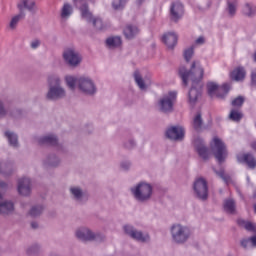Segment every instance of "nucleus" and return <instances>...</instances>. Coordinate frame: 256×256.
I'll return each mask as SVG.
<instances>
[{
  "label": "nucleus",
  "instance_id": "nucleus-19",
  "mask_svg": "<svg viewBox=\"0 0 256 256\" xmlns=\"http://www.w3.org/2000/svg\"><path fill=\"white\" fill-rule=\"evenodd\" d=\"M136 85L141 91H147L151 85V78L149 76H143L140 71L136 70L133 74Z\"/></svg>",
  "mask_w": 256,
  "mask_h": 256
},
{
  "label": "nucleus",
  "instance_id": "nucleus-23",
  "mask_svg": "<svg viewBox=\"0 0 256 256\" xmlns=\"http://www.w3.org/2000/svg\"><path fill=\"white\" fill-rule=\"evenodd\" d=\"M4 137L7 139L10 147H13V149L19 148V136L17 135V133L11 130H6L4 132Z\"/></svg>",
  "mask_w": 256,
  "mask_h": 256
},
{
  "label": "nucleus",
  "instance_id": "nucleus-59",
  "mask_svg": "<svg viewBox=\"0 0 256 256\" xmlns=\"http://www.w3.org/2000/svg\"><path fill=\"white\" fill-rule=\"evenodd\" d=\"M254 211H255V213H256V204L254 205Z\"/></svg>",
  "mask_w": 256,
  "mask_h": 256
},
{
  "label": "nucleus",
  "instance_id": "nucleus-24",
  "mask_svg": "<svg viewBox=\"0 0 256 256\" xmlns=\"http://www.w3.org/2000/svg\"><path fill=\"white\" fill-rule=\"evenodd\" d=\"M15 113H19V110H11L5 106V102L0 98V119H5V117L17 118Z\"/></svg>",
  "mask_w": 256,
  "mask_h": 256
},
{
  "label": "nucleus",
  "instance_id": "nucleus-53",
  "mask_svg": "<svg viewBox=\"0 0 256 256\" xmlns=\"http://www.w3.org/2000/svg\"><path fill=\"white\" fill-rule=\"evenodd\" d=\"M251 246L256 247V236L249 238Z\"/></svg>",
  "mask_w": 256,
  "mask_h": 256
},
{
  "label": "nucleus",
  "instance_id": "nucleus-2",
  "mask_svg": "<svg viewBox=\"0 0 256 256\" xmlns=\"http://www.w3.org/2000/svg\"><path fill=\"white\" fill-rule=\"evenodd\" d=\"M48 91L45 94L47 101H61L67 97V89L63 86L61 76L50 74L47 77Z\"/></svg>",
  "mask_w": 256,
  "mask_h": 256
},
{
  "label": "nucleus",
  "instance_id": "nucleus-42",
  "mask_svg": "<svg viewBox=\"0 0 256 256\" xmlns=\"http://www.w3.org/2000/svg\"><path fill=\"white\" fill-rule=\"evenodd\" d=\"M41 251V245L39 244H32L26 249L27 255H37Z\"/></svg>",
  "mask_w": 256,
  "mask_h": 256
},
{
  "label": "nucleus",
  "instance_id": "nucleus-43",
  "mask_svg": "<svg viewBox=\"0 0 256 256\" xmlns=\"http://www.w3.org/2000/svg\"><path fill=\"white\" fill-rule=\"evenodd\" d=\"M195 53V45L190 46L189 48L184 50V58L186 61H191L193 55Z\"/></svg>",
  "mask_w": 256,
  "mask_h": 256
},
{
  "label": "nucleus",
  "instance_id": "nucleus-29",
  "mask_svg": "<svg viewBox=\"0 0 256 256\" xmlns=\"http://www.w3.org/2000/svg\"><path fill=\"white\" fill-rule=\"evenodd\" d=\"M245 75H247V73L243 67H237L230 73V77L234 81H243V79H245Z\"/></svg>",
  "mask_w": 256,
  "mask_h": 256
},
{
  "label": "nucleus",
  "instance_id": "nucleus-17",
  "mask_svg": "<svg viewBox=\"0 0 256 256\" xmlns=\"http://www.w3.org/2000/svg\"><path fill=\"white\" fill-rule=\"evenodd\" d=\"M183 15H185V8L183 4L179 1L172 2L170 5V19L177 23L180 19H183Z\"/></svg>",
  "mask_w": 256,
  "mask_h": 256
},
{
  "label": "nucleus",
  "instance_id": "nucleus-48",
  "mask_svg": "<svg viewBox=\"0 0 256 256\" xmlns=\"http://www.w3.org/2000/svg\"><path fill=\"white\" fill-rule=\"evenodd\" d=\"M124 147L126 149H134V147H137V142L134 139H129L124 143Z\"/></svg>",
  "mask_w": 256,
  "mask_h": 256
},
{
  "label": "nucleus",
  "instance_id": "nucleus-38",
  "mask_svg": "<svg viewBox=\"0 0 256 256\" xmlns=\"http://www.w3.org/2000/svg\"><path fill=\"white\" fill-rule=\"evenodd\" d=\"M192 125L196 131H201L203 129V119L201 118V114H197L192 122Z\"/></svg>",
  "mask_w": 256,
  "mask_h": 256
},
{
  "label": "nucleus",
  "instance_id": "nucleus-27",
  "mask_svg": "<svg viewBox=\"0 0 256 256\" xmlns=\"http://www.w3.org/2000/svg\"><path fill=\"white\" fill-rule=\"evenodd\" d=\"M17 7L19 9V13H25V9H27V11H35V1L20 0Z\"/></svg>",
  "mask_w": 256,
  "mask_h": 256
},
{
  "label": "nucleus",
  "instance_id": "nucleus-3",
  "mask_svg": "<svg viewBox=\"0 0 256 256\" xmlns=\"http://www.w3.org/2000/svg\"><path fill=\"white\" fill-rule=\"evenodd\" d=\"M130 193L137 203H149L153 199V185L141 181L130 188Z\"/></svg>",
  "mask_w": 256,
  "mask_h": 256
},
{
  "label": "nucleus",
  "instance_id": "nucleus-40",
  "mask_svg": "<svg viewBox=\"0 0 256 256\" xmlns=\"http://www.w3.org/2000/svg\"><path fill=\"white\" fill-rule=\"evenodd\" d=\"M229 119H231V121H241V119H243V114L237 109H232L229 114Z\"/></svg>",
  "mask_w": 256,
  "mask_h": 256
},
{
  "label": "nucleus",
  "instance_id": "nucleus-9",
  "mask_svg": "<svg viewBox=\"0 0 256 256\" xmlns=\"http://www.w3.org/2000/svg\"><path fill=\"white\" fill-rule=\"evenodd\" d=\"M62 57L69 67H79L83 61V56L75 47L65 48Z\"/></svg>",
  "mask_w": 256,
  "mask_h": 256
},
{
  "label": "nucleus",
  "instance_id": "nucleus-18",
  "mask_svg": "<svg viewBox=\"0 0 256 256\" xmlns=\"http://www.w3.org/2000/svg\"><path fill=\"white\" fill-rule=\"evenodd\" d=\"M166 137L171 141H183L185 129L182 126H172L166 130Z\"/></svg>",
  "mask_w": 256,
  "mask_h": 256
},
{
  "label": "nucleus",
  "instance_id": "nucleus-16",
  "mask_svg": "<svg viewBox=\"0 0 256 256\" xmlns=\"http://www.w3.org/2000/svg\"><path fill=\"white\" fill-rule=\"evenodd\" d=\"M15 171H17L15 161L9 158H3L0 160V175H2V177H11Z\"/></svg>",
  "mask_w": 256,
  "mask_h": 256
},
{
  "label": "nucleus",
  "instance_id": "nucleus-56",
  "mask_svg": "<svg viewBox=\"0 0 256 256\" xmlns=\"http://www.w3.org/2000/svg\"><path fill=\"white\" fill-rule=\"evenodd\" d=\"M31 227L32 229H37V227H39V224L37 222H32Z\"/></svg>",
  "mask_w": 256,
  "mask_h": 256
},
{
  "label": "nucleus",
  "instance_id": "nucleus-52",
  "mask_svg": "<svg viewBox=\"0 0 256 256\" xmlns=\"http://www.w3.org/2000/svg\"><path fill=\"white\" fill-rule=\"evenodd\" d=\"M203 43H205V38L203 36H200L196 41L195 44L196 45H203Z\"/></svg>",
  "mask_w": 256,
  "mask_h": 256
},
{
  "label": "nucleus",
  "instance_id": "nucleus-39",
  "mask_svg": "<svg viewBox=\"0 0 256 256\" xmlns=\"http://www.w3.org/2000/svg\"><path fill=\"white\" fill-rule=\"evenodd\" d=\"M239 225L241 227L245 228L247 231H252L253 233H256V224L252 222H247L245 220H239Z\"/></svg>",
  "mask_w": 256,
  "mask_h": 256
},
{
  "label": "nucleus",
  "instance_id": "nucleus-8",
  "mask_svg": "<svg viewBox=\"0 0 256 256\" xmlns=\"http://www.w3.org/2000/svg\"><path fill=\"white\" fill-rule=\"evenodd\" d=\"M75 237H77L79 241H105V235L93 232L91 228L86 226L77 228L75 231Z\"/></svg>",
  "mask_w": 256,
  "mask_h": 256
},
{
  "label": "nucleus",
  "instance_id": "nucleus-14",
  "mask_svg": "<svg viewBox=\"0 0 256 256\" xmlns=\"http://www.w3.org/2000/svg\"><path fill=\"white\" fill-rule=\"evenodd\" d=\"M69 194L72 201L78 203L79 205L85 204L86 201H89V195L81 186L72 185L69 187Z\"/></svg>",
  "mask_w": 256,
  "mask_h": 256
},
{
  "label": "nucleus",
  "instance_id": "nucleus-44",
  "mask_svg": "<svg viewBox=\"0 0 256 256\" xmlns=\"http://www.w3.org/2000/svg\"><path fill=\"white\" fill-rule=\"evenodd\" d=\"M215 173L216 175H218V177H220V179L224 181V183L226 184L231 183V176L226 175L224 170H220V171L215 170Z\"/></svg>",
  "mask_w": 256,
  "mask_h": 256
},
{
  "label": "nucleus",
  "instance_id": "nucleus-12",
  "mask_svg": "<svg viewBox=\"0 0 256 256\" xmlns=\"http://www.w3.org/2000/svg\"><path fill=\"white\" fill-rule=\"evenodd\" d=\"M123 231L125 235L130 237V239H133L134 241H138L139 243H147V241H149L150 239L148 233H143L137 228H134L133 225H129V224L125 225L123 227Z\"/></svg>",
  "mask_w": 256,
  "mask_h": 256
},
{
  "label": "nucleus",
  "instance_id": "nucleus-28",
  "mask_svg": "<svg viewBox=\"0 0 256 256\" xmlns=\"http://www.w3.org/2000/svg\"><path fill=\"white\" fill-rule=\"evenodd\" d=\"M126 39H135L139 35V28L136 25L128 24L123 30Z\"/></svg>",
  "mask_w": 256,
  "mask_h": 256
},
{
  "label": "nucleus",
  "instance_id": "nucleus-46",
  "mask_svg": "<svg viewBox=\"0 0 256 256\" xmlns=\"http://www.w3.org/2000/svg\"><path fill=\"white\" fill-rule=\"evenodd\" d=\"M243 103H245V98H243L242 96H238L237 98L232 100V107H241Z\"/></svg>",
  "mask_w": 256,
  "mask_h": 256
},
{
  "label": "nucleus",
  "instance_id": "nucleus-13",
  "mask_svg": "<svg viewBox=\"0 0 256 256\" xmlns=\"http://www.w3.org/2000/svg\"><path fill=\"white\" fill-rule=\"evenodd\" d=\"M17 191L21 197H31V193H33V180L27 176L19 178Z\"/></svg>",
  "mask_w": 256,
  "mask_h": 256
},
{
  "label": "nucleus",
  "instance_id": "nucleus-21",
  "mask_svg": "<svg viewBox=\"0 0 256 256\" xmlns=\"http://www.w3.org/2000/svg\"><path fill=\"white\" fill-rule=\"evenodd\" d=\"M194 147L199 157L204 159V161H207V159H209V149H207V146H205V142H203V139L196 138L194 140Z\"/></svg>",
  "mask_w": 256,
  "mask_h": 256
},
{
  "label": "nucleus",
  "instance_id": "nucleus-4",
  "mask_svg": "<svg viewBox=\"0 0 256 256\" xmlns=\"http://www.w3.org/2000/svg\"><path fill=\"white\" fill-rule=\"evenodd\" d=\"M191 235V228L183 224L175 223L170 227V237L174 245H185Z\"/></svg>",
  "mask_w": 256,
  "mask_h": 256
},
{
  "label": "nucleus",
  "instance_id": "nucleus-31",
  "mask_svg": "<svg viewBox=\"0 0 256 256\" xmlns=\"http://www.w3.org/2000/svg\"><path fill=\"white\" fill-rule=\"evenodd\" d=\"M238 161H243L248 165L249 169H255L256 167V159L251 154H244L242 157H238Z\"/></svg>",
  "mask_w": 256,
  "mask_h": 256
},
{
  "label": "nucleus",
  "instance_id": "nucleus-32",
  "mask_svg": "<svg viewBox=\"0 0 256 256\" xmlns=\"http://www.w3.org/2000/svg\"><path fill=\"white\" fill-rule=\"evenodd\" d=\"M121 43V37L119 36H111L106 40L108 49H117V47H121Z\"/></svg>",
  "mask_w": 256,
  "mask_h": 256
},
{
  "label": "nucleus",
  "instance_id": "nucleus-22",
  "mask_svg": "<svg viewBox=\"0 0 256 256\" xmlns=\"http://www.w3.org/2000/svg\"><path fill=\"white\" fill-rule=\"evenodd\" d=\"M177 39H178V36H177V33H175V32H166L162 36L163 43L169 49H174L175 48V46L177 45Z\"/></svg>",
  "mask_w": 256,
  "mask_h": 256
},
{
  "label": "nucleus",
  "instance_id": "nucleus-49",
  "mask_svg": "<svg viewBox=\"0 0 256 256\" xmlns=\"http://www.w3.org/2000/svg\"><path fill=\"white\" fill-rule=\"evenodd\" d=\"M241 247H243V249H249V247H252L251 240L249 238L241 240Z\"/></svg>",
  "mask_w": 256,
  "mask_h": 256
},
{
  "label": "nucleus",
  "instance_id": "nucleus-50",
  "mask_svg": "<svg viewBox=\"0 0 256 256\" xmlns=\"http://www.w3.org/2000/svg\"><path fill=\"white\" fill-rule=\"evenodd\" d=\"M41 46V40L35 39L30 43L31 49H38Z\"/></svg>",
  "mask_w": 256,
  "mask_h": 256
},
{
  "label": "nucleus",
  "instance_id": "nucleus-45",
  "mask_svg": "<svg viewBox=\"0 0 256 256\" xmlns=\"http://www.w3.org/2000/svg\"><path fill=\"white\" fill-rule=\"evenodd\" d=\"M243 13L247 15V17H252V15H255V7H252L251 4H245Z\"/></svg>",
  "mask_w": 256,
  "mask_h": 256
},
{
  "label": "nucleus",
  "instance_id": "nucleus-5",
  "mask_svg": "<svg viewBox=\"0 0 256 256\" xmlns=\"http://www.w3.org/2000/svg\"><path fill=\"white\" fill-rule=\"evenodd\" d=\"M177 101V91H169L159 98L157 109L160 113H173V107Z\"/></svg>",
  "mask_w": 256,
  "mask_h": 256
},
{
  "label": "nucleus",
  "instance_id": "nucleus-33",
  "mask_svg": "<svg viewBox=\"0 0 256 256\" xmlns=\"http://www.w3.org/2000/svg\"><path fill=\"white\" fill-rule=\"evenodd\" d=\"M59 163H61V159L55 154L48 155L44 160V165L47 167H58Z\"/></svg>",
  "mask_w": 256,
  "mask_h": 256
},
{
  "label": "nucleus",
  "instance_id": "nucleus-37",
  "mask_svg": "<svg viewBox=\"0 0 256 256\" xmlns=\"http://www.w3.org/2000/svg\"><path fill=\"white\" fill-rule=\"evenodd\" d=\"M64 80L69 89L74 90L77 87V78L75 76L67 75Z\"/></svg>",
  "mask_w": 256,
  "mask_h": 256
},
{
  "label": "nucleus",
  "instance_id": "nucleus-55",
  "mask_svg": "<svg viewBox=\"0 0 256 256\" xmlns=\"http://www.w3.org/2000/svg\"><path fill=\"white\" fill-rule=\"evenodd\" d=\"M8 185L7 182L0 181V189H7Z\"/></svg>",
  "mask_w": 256,
  "mask_h": 256
},
{
  "label": "nucleus",
  "instance_id": "nucleus-35",
  "mask_svg": "<svg viewBox=\"0 0 256 256\" xmlns=\"http://www.w3.org/2000/svg\"><path fill=\"white\" fill-rule=\"evenodd\" d=\"M223 207L226 213H230V214L235 213V210H236L235 200L231 198L224 200Z\"/></svg>",
  "mask_w": 256,
  "mask_h": 256
},
{
  "label": "nucleus",
  "instance_id": "nucleus-47",
  "mask_svg": "<svg viewBox=\"0 0 256 256\" xmlns=\"http://www.w3.org/2000/svg\"><path fill=\"white\" fill-rule=\"evenodd\" d=\"M120 169H121V171H129V169H131V161H129V160L121 161Z\"/></svg>",
  "mask_w": 256,
  "mask_h": 256
},
{
  "label": "nucleus",
  "instance_id": "nucleus-51",
  "mask_svg": "<svg viewBox=\"0 0 256 256\" xmlns=\"http://www.w3.org/2000/svg\"><path fill=\"white\" fill-rule=\"evenodd\" d=\"M251 81H252L253 85H256V69L252 70Z\"/></svg>",
  "mask_w": 256,
  "mask_h": 256
},
{
  "label": "nucleus",
  "instance_id": "nucleus-1",
  "mask_svg": "<svg viewBox=\"0 0 256 256\" xmlns=\"http://www.w3.org/2000/svg\"><path fill=\"white\" fill-rule=\"evenodd\" d=\"M179 75L182 79L183 85L187 87L189 82L191 83V89L188 93V101L190 105H195L201 97V89L203 88V75H205V69L201 65V62L193 61L190 67V71L186 67L179 69Z\"/></svg>",
  "mask_w": 256,
  "mask_h": 256
},
{
  "label": "nucleus",
  "instance_id": "nucleus-30",
  "mask_svg": "<svg viewBox=\"0 0 256 256\" xmlns=\"http://www.w3.org/2000/svg\"><path fill=\"white\" fill-rule=\"evenodd\" d=\"M71 15H73V6L69 3H64L60 12L61 19H63V21H67Z\"/></svg>",
  "mask_w": 256,
  "mask_h": 256
},
{
  "label": "nucleus",
  "instance_id": "nucleus-58",
  "mask_svg": "<svg viewBox=\"0 0 256 256\" xmlns=\"http://www.w3.org/2000/svg\"><path fill=\"white\" fill-rule=\"evenodd\" d=\"M253 59H254V61H255V63H256V51H255L254 54H253Z\"/></svg>",
  "mask_w": 256,
  "mask_h": 256
},
{
  "label": "nucleus",
  "instance_id": "nucleus-7",
  "mask_svg": "<svg viewBox=\"0 0 256 256\" xmlns=\"http://www.w3.org/2000/svg\"><path fill=\"white\" fill-rule=\"evenodd\" d=\"M77 89L80 93L89 95L90 97L97 93V85L95 84V81L93 78L86 75L77 77Z\"/></svg>",
  "mask_w": 256,
  "mask_h": 256
},
{
  "label": "nucleus",
  "instance_id": "nucleus-15",
  "mask_svg": "<svg viewBox=\"0 0 256 256\" xmlns=\"http://www.w3.org/2000/svg\"><path fill=\"white\" fill-rule=\"evenodd\" d=\"M194 193L198 199H202V201H205L209 195V188L207 186V181L203 178H198L194 182Z\"/></svg>",
  "mask_w": 256,
  "mask_h": 256
},
{
  "label": "nucleus",
  "instance_id": "nucleus-41",
  "mask_svg": "<svg viewBox=\"0 0 256 256\" xmlns=\"http://www.w3.org/2000/svg\"><path fill=\"white\" fill-rule=\"evenodd\" d=\"M127 1L128 0H113L112 7H113V9H115V11H121V9L125 8Z\"/></svg>",
  "mask_w": 256,
  "mask_h": 256
},
{
  "label": "nucleus",
  "instance_id": "nucleus-26",
  "mask_svg": "<svg viewBox=\"0 0 256 256\" xmlns=\"http://www.w3.org/2000/svg\"><path fill=\"white\" fill-rule=\"evenodd\" d=\"M37 143L39 145H52L55 146L58 143L57 136L54 134H48L45 136H40L37 138Z\"/></svg>",
  "mask_w": 256,
  "mask_h": 256
},
{
  "label": "nucleus",
  "instance_id": "nucleus-25",
  "mask_svg": "<svg viewBox=\"0 0 256 256\" xmlns=\"http://www.w3.org/2000/svg\"><path fill=\"white\" fill-rule=\"evenodd\" d=\"M45 211V206L43 204H35L32 205L28 211V217L31 219H37V217H41Z\"/></svg>",
  "mask_w": 256,
  "mask_h": 256
},
{
  "label": "nucleus",
  "instance_id": "nucleus-11",
  "mask_svg": "<svg viewBox=\"0 0 256 256\" xmlns=\"http://www.w3.org/2000/svg\"><path fill=\"white\" fill-rule=\"evenodd\" d=\"M211 149L217 161L223 163L227 159V146L218 137H214L211 143Z\"/></svg>",
  "mask_w": 256,
  "mask_h": 256
},
{
  "label": "nucleus",
  "instance_id": "nucleus-20",
  "mask_svg": "<svg viewBox=\"0 0 256 256\" xmlns=\"http://www.w3.org/2000/svg\"><path fill=\"white\" fill-rule=\"evenodd\" d=\"M15 213V204L11 200L5 198L0 202V215L2 217H9Z\"/></svg>",
  "mask_w": 256,
  "mask_h": 256
},
{
  "label": "nucleus",
  "instance_id": "nucleus-10",
  "mask_svg": "<svg viewBox=\"0 0 256 256\" xmlns=\"http://www.w3.org/2000/svg\"><path fill=\"white\" fill-rule=\"evenodd\" d=\"M231 89V85L225 83L222 86H219L217 82H208L207 91L210 97H216L217 99H225L227 93Z\"/></svg>",
  "mask_w": 256,
  "mask_h": 256
},
{
  "label": "nucleus",
  "instance_id": "nucleus-34",
  "mask_svg": "<svg viewBox=\"0 0 256 256\" xmlns=\"http://www.w3.org/2000/svg\"><path fill=\"white\" fill-rule=\"evenodd\" d=\"M21 19H25V13L19 12L18 15L13 16L8 25L9 29L11 31H15L17 29V25H19V21H21Z\"/></svg>",
  "mask_w": 256,
  "mask_h": 256
},
{
  "label": "nucleus",
  "instance_id": "nucleus-6",
  "mask_svg": "<svg viewBox=\"0 0 256 256\" xmlns=\"http://www.w3.org/2000/svg\"><path fill=\"white\" fill-rule=\"evenodd\" d=\"M79 9L82 19H84L88 23L92 22L95 29H97L98 31H103V29H107V22H104L103 19H101L100 17H93V14L89 10V5L83 4L79 7Z\"/></svg>",
  "mask_w": 256,
  "mask_h": 256
},
{
  "label": "nucleus",
  "instance_id": "nucleus-36",
  "mask_svg": "<svg viewBox=\"0 0 256 256\" xmlns=\"http://www.w3.org/2000/svg\"><path fill=\"white\" fill-rule=\"evenodd\" d=\"M226 13L228 17H235V14L237 13V2H227V7H226Z\"/></svg>",
  "mask_w": 256,
  "mask_h": 256
},
{
  "label": "nucleus",
  "instance_id": "nucleus-54",
  "mask_svg": "<svg viewBox=\"0 0 256 256\" xmlns=\"http://www.w3.org/2000/svg\"><path fill=\"white\" fill-rule=\"evenodd\" d=\"M74 4L79 7V5H81V7H83V5H86L85 3H83V0H74Z\"/></svg>",
  "mask_w": 256,
  "mask_h": 256
},
{
  "label": "nucleus",
  "instance_id": "nucleus-57",
  "mask_svg": "<svg viewBox=\"0 0 256 256\" xmlns=\"http://www.w3.org/2000/svg\"><path fill=\"white\" fill-rule=\"evenodd\" d=\"M251 147L254 149V151H256V142L252 143Z\"/></svg>",
  "mask_w": 256,
  "mask_h": 256
}]
</instances>
